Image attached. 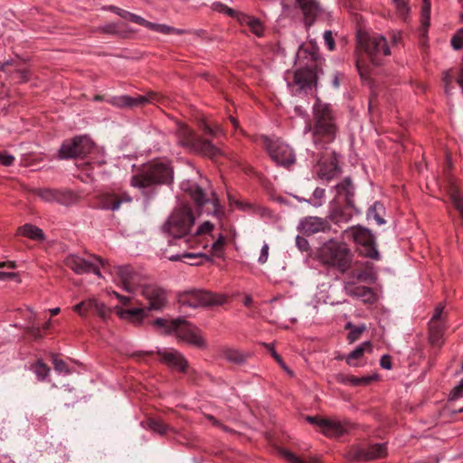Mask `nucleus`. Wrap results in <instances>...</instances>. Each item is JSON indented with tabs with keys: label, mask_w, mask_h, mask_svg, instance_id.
<instances>
[{
	"label": "nucleus",
	"mask_w": 463,
	"mask_h": 463,
	"mask_svg": "<svg viewBox=\"0 0 463 463\" xmlns=\"http://www.w3.org/2000/svg\"><path fill=\"white\" fill-rule=\"evenodd\" d=\"M52 357L53 367H54V369L57 372L64 373L65 374H69L70 373V370L68 368V365H67V364L63 360L59 359L57 357V355H55V354H52Z\"/></svg>",
	"instance_id": "nucleus-50"
},
{
	"label": "nucleus",
	"mask_w": 463,
	"mask_h": 463,
	"mask_svg": "<svg viewBox=\"0 0 463 463\" xmlns=\"http://www.w3.org/2000/svg\"><path fill=\"white\" fill-rule=\"evenodd\" d=\"M64 265L76 274L92 272L100 276L99 269L104 266V260L96 255H91L89 260H85L78 255L71 254L64 259Z\"/></svg>",
	"instance_id": "nucleus-13"
},
{
	"label": "nucleus",
	"mask_w": 463,
	"mask_h": 463,
	"mask_svg": "<svg viewBox=\"0 0 463 463\" xmlns=\"http://www.w3.org/2000/svg\"><path fill=\"white\" fill-rule=\"evenodd\" d=\"M309 54L311 61L315 62L314 66L297 70L293 73V80L288 83V87L297 88L294 90L296 94L302 91L307 92L317 87L318 61L320 60L318 48L312 46Z\"/></svg>",
	"instance_id": "nucleus-7"
},
{
	"label": "nucleus",
	"mask_w": 463,
	"mask_h": 463,
	"mask_svg": "<svg viewBox=\"0 0 463 463\" xmlns=\"http://www.w3.org/2000/svg\"><path fill=\"white\" fill-rule=\"evenodd\" d=\"M269 245L267 243H265L262 248H261V250H260V255L259 257V263L260 264H265L268 260V258H269Z\"/></svg>",
	"instance_id": "nucleus-61"
},
{
	"label": "nucleus",
	"mask_w": 463,
	"mask_h": 463,
	"mask_svg": "<svg viewBox=\"0 0 463 463\" xmlns=\"http://www.w3.org/2000/svg\"><path fill=\"white\" fill-rule=\"evenodd\" d=\"M308 128L317 147H325L335 141L339 128L335 111L329 104L317 99L313 107V125H309Z\"/></svg>",
	"instance_id": "nucleus-1"
},
{
	"label": "nucleus",
	"mask_w": 463,
	"mask_h": 463,
	"mask_svg": "<svg viewBox=\"0 0 463 463\" xmlns=\"http://www.w3.org/2000/svg\"><path fill=\"white\" fill-rule=\"evenodd\" d=\"M318 165L319 169L317 175L319 178L326 181L333 179L340 172L337 155L335 152H332V157L328 163L320 160L318 162Z\"/></svg>",
	"instance_id": "nucleus-29"
},
{
	"label": "nucleus",
	"mask_w": 463,
	"mask_h": 463,
	"mask_svg": "<svg viewBox=\"0 0 463 463\" xmlns=\"http://www.w3.org/2000/svg\"><path fill=\"white\" fill-rule=\"evenodd\" d=\"M299 231L305 235H312L317 232H325L330 230L328 222L317 216H308L300 221Z\"/></svg>",
	"instance_id": "nucleus-25"
},
{
	"label": "nucleus",
	"mask_w": 463,
	"mask_h": 463,
	"mask_svg": "<svg viewBox=\"0 0 463 463\" xmlns=\"http://www.w3.org/2000/svg\"><path fill=\"white\" fill-rule=\"evenodd\" d=\"M119 16L122 18H125V19H128L131 22L137 24L139 25H143L144 20H145L143 17L137 15L135 14H132L130 12H128L126 10H123V9L120 10Z\"/></svg>",
	"instance_id": "nucleus-52"
},
{
	"label": "nucleus",
	"mask_w": 463,
	"mask_h": 463,
	"mask_svg": "<svg viewBox=\"0 0 463 463\" xmlns=\"http://www.w3.org/2000/svg\"><path fill=\"white\" fill-rule=\"evenodd\" d=\"M392 3L395 5L396 11L398 14L403 19L406 20L409 13H410V6H409V0H392Z\"/></svg>",
	"instance_id": "nucleus-45"
},
{
	"label": "nucleus",
	"mask_w": 463,
	"mask_h": 463,
	"mask_svg": "<svg viewBox=\"0 0 463 463\" xmlns=\"http://www.w3.org/2000/svg\"><path fill=\"white\" fill-rule=\"evenodd\" d=\"M380 364L383 369L390 370L392 366V357L388 354L382 356Z\"/></svg>",
	"instance_id": "nucleus-63"
},
{
	"label": "nucleus",
	"mask_w": 463,
	"mask_h": 463,
	"mask_svg": "<svg viewBox=\"0 0 463 463\" xmlns=\"http://www.w3.org/2000/svg\"><path fill=\"white\" fill-rule=\"evenodd\" d=\"M156 354L163 364L181 373H185L189 367L188 361L175 349H158Z\"/></svg>",
	"instance_id": "nucleus-22"
},
{
	"label": "nucleus",
	"mask_w": 463,
	"mask_h": 463,
	"mask_svg": "<svg viewBox=\"0 0 463 463\" xmlns=\"http://www.w3.org/2000/svg\"><path fill=\"white\" fill-rule=\"evenodd\" d=\"M182 189L194 201L200 213H205L213 216H220L222 213L219 199L214 193L209 197L201 186L190 182L183 183Z\"/></svg>",
	"instance_id": "nucleus-6"
},
{
	"label": "nucleus",
	"mask_w": 463,
	"mask_h": 463,
	"mask_svg": "<svg viewBox=\"0 0 463 463\" xmlns=\"http://www.w3.org/2000/svg\"><path fill=\"white\" fill-rule=\"evenodd\" d=\"M376 376H364V377H356L354 375H337V381L343 383H348L351 386H365L370 384Z\"/></svg>",
	"instance_id": "nucleus-35"
},
{
	"label": "nucleus",
	"mask_w": 463,
	"mask_h": 463,
	"mask_svg": "<svg viewBox=\"0 0 463 463\" xmlns=\"http://www.w3.org/2000/svg\"><path fill=\"white\" fill-rule=\"evenodd\" d=\"M295 6L302 12L307 27L314 24L321 11L317 0H295Z\"/></svg>",
	"instance_id": "nucleus-26"
},
{
	"label": "nucleus",
	"mask_w": 463,
	"mask_h": 463,
	"mask_svg": "<svg viewBox=\"0 0 463 463\" xmlns=\"http://www.w3.org/2000/svg\"><path fill=\"white\" fill-rule=\"evenodd\" d=\"M323 429L321 432L329 438H339L347 433L352 424L348 421H341L335 419H326L321 422Z\"/></svg>",
	"instance_id": "nucleus-27"
},
{
	"label": "nucleus",
	"mask_w": 463,
	"mask_h": 463,
	"mask_svg": "<svg viewBox=\"0 0 463 463\" xmlns=\"http://www.w3.org/2000/svg\"><path fill=\"white\" fill-rule=\"evenodd\" d=\"M372 351L373 347L371 342H364L345 357V362L351 366H358L359 364L355 361L361 359L365 352L371 353Z\"/></svg>",
	"instance_id": "nucleus-33"
},
{
	"label": "nucleus",
	"mask_w": 463,
	"mask_h": 463,
	"mask_svg": "<svg viewBox=\"0 0 463 463\" xmlns=\"http://www.w3.org/2000/svg\"><path fill=\"white\" fill-rule=\"evenodd\" d=\"M94 148L93 142L87 137H76L64 141L59 150L61 158L85 156Z\"/></svg>",
	"instance_id": "nucleus-15"
},
{
	"label": "nucleus",
	"mask_w": 463,
	"mask_h": 463,
	"mask_svg": "<svg viewBox=\"0 0 463 463\" xmlns=\"http://www.w3.org/2000/svg\"><path fill=\"white\" fill-rule=\"evenodd\" d=\"M325 197V189L317 187L313 192V205L320 206L322 204L321 200Z\"/></svg>",
	"instance_id": "nucleus-55"
},
{
	"label": "nucleus",
	"mask_w": 463,
	"mask_h": 463,
	"mask_svg": "<svg viewBox=\"0 0 463 463\" xmlns=\"http://www.w3.org/2000/svg\"><path fill=\"white\" fill-rule=\"evenodd\" d=\"M335 200L343 201L349 207H354V186L350 177H345L335 186Z\"/></svg>",
	"instance_id": "nucleus-28"
},
{
	"label": "nucleus",
	"mask_w": 463,
	"mask_h": 463,
	"mask_svg": "<svg viewBox=\"0 0 463 463\" xmlns=\"http://www.w3.org/2000/svg\"><path fill=\"white\" fill-rule=\"evenodd\" d=\"M358 50L373 65L381 64L382 58L391 53L386 39L382 35L358 34Z\"/></svg>",
	"instance_id": "nucleus-8"
},
{
	"label": "nucleus",
	"mask_w": 463,
	"mask_h": 463,
	"mask_svg": "<svg viewBox=\"0 0 463 463\" xmlns=\"http://www.w3.org/2000/svg\"><path fill=\"white\" fill-rule=\"evenodd\" d=\"M142 26L164 34L176 33L181 35L188 33V31L184 29H177L165 24H154L146 19Z\"/></svg>",
	"instance_id": "nucleus-36"
},
{
	"label": "nucleus",
	"mask_w": 463,
	"mask_h": 463,
	"mask_svg": "<svg viewBox=\"0 0 463 463\" xmlns=\"http://www.w3.org/2000/svg\"><path fill=\"white\" fill-rule=\"evenodd\" d=\"M421 25L426 32L430 21V0H422L421 5Z\"/></svg>",
	"instance_id": "nucleus-42"
},
{
	"label": "nucleus",
	"mask_w": 463,
	"mask_h": 463,
	"mask_svg": "<svg viewBox=\"0 0 463 463\" xmlns=\"http://www.w3.org/2000/svg\"><path fill=\"white\" fill-rule=\"evenodd\" d=\"M132 197L126 191L106 192L97 197L98 206L104 210L116 211L121 203H131Z\"/></svg>",
	"instance_id": "nucleus-20"
},
{
	"label": "nucleus",
	"mask_w": 463,
	"mask_h": 463,
	"mask_svg": "<svg viewBox=\"0 0 463 463\" xmlns=\"http://www.w3.org/2000/svg\"><path fill=\"white\" fill-rule=\"evenodd\" d=\"M164 100V97L154 91H149L146 95H137L131 97L128 95H122L119 97H113L108 100L109 103L117 108H135L143 106L145 104H160Z\"/></svg>",
	"instance_id": "nucleus-16"
},
{
	"label": "nucleus",
	"mask_w": 463,
	"mask_h": 463,
	"mask_svg": "<svg viewBox=\"0 0 463 463\" xmlns=\"http://www.w3.org/2000/svg\"><path fill=\"white\" fill-rule=\"evenodd\" d=\"M145 427L161 436L165 435L168 431L174 430L171 426L155 418L147 419Z\"/></svg>",
	"instance_id": "nucleus-37"
},
{
	"label": "nucleus",
	"mask_w": 463,
	"mask_h": 463,
	"mask_svg": "<svg viewBox=\"0 0 463 463\" xmlns=\"http://www.w3.org/2000/svg\"><path fill=\"white\" fill-rule=\"evenodd\" d=\"M14 157L12 155L0 152V165L9 166L13 165Z\"/></svg>",
	"instance_id": "nucleus-60"
},
{
	"label": "nucleus",
	"mask_w": 463,
	"mask_h": 463,
	"mask_svg": "<svg viewBox=\"0 0 463 463\" xmlns=\"http://www.w3.org/2000/svg\"><path fill=\"white\" fill-rule=\"evenodd\" d=\"M34 373L39 381H43L49 375L50 367L43 361L39 360L34 364Z\"/></svg>",
	"instance_id": "nucleus-46"
},
{
	"label": "nucleus",
	"mask_w": 463,
	"mask_h": 463,
	"mask_svg": "<svg viewBox=\"0 0 463 463\" xmlns=\"http://www.w3.org/2000/svg\"><path fill=\"white\" fill-rule=\"evenodd\" d=\"M174 179V170L169 163L151 161L137 168L131 176L130 185L146 190L157 185L170 184Z\"/></svg>",
	"instance_id": "nucleus-2"
},
{
	"label": "nucleus",
	"mask_w": 463,
	"mask_h": 463,
	"mask_svg": "<svg viewBox=\"0 0 463 463\" xmlns=\"http://www.w3.org/2000/svg\"><path fill=\"white\" fill-rule=\"evenodd\" d=\"M72 309L80 317H85L89 311L93 310L104 321L109 318L111 315V309L95 298H88L76 304Z\"/></svg>",
	"instance_id": "nucleus-21"
},
{
	"label": "nucleus",
	"mask_w": 463,
	"mask_h": 463,
	"mask_svg": "<svg viewBox=\"0 0 463 463\" xmlns=\"http://www.w3.org/2000/svg\"><path fill=\"white\" fill-rule=\"evenodd\" d=\"M180 318L167 320L164 318H156L154 326L162 329V333L165 335L174 334Z\"/></svg>",
	"instance_id": "nucleus-38"
},
{
	"label": "nucleus",
	"mask_w": 463,
	"mask_h": 463,
	"mask_svg": "<svg viewBox=\"0 0 463 463\" xmlns=\"http://www.w3.org/2000/svg\"><path fill=\"white\" fill-rule=\"evenodd\" d=\"M369 278L370 274L367 271L364 269H354L350 270L345 280H354L356 283V281H366L369 279Z\"/></svg>",
	"instance_id": "nucleus-44"
},
{
	"label": "nucleus",
	"mask_w": 463,
	"mask_h": 463,
	"mask_svg": "<svg viewBox=\"0 0 463 463\" xmlns=\"http://www.w3.org/2000/svg\"><path fill=\"white\" fill-rule=\"evenodd\" d=\"M343 288L347 296L361 298L364 303L373 304L376 301V295L373 288L356 285L354 280H345Z\"/></svg>",
	"instance_id": "nucleus-24"
},
{
	"label": "nucleus",
	"mask_w": 463,
	"mask_h": 463,
	"mask_svg": "<svg viewBox=\"0 0 463 463\" xmlns=\"http://www.w3.org/2000/svg\"><path fill=\"white\" fill-rule=\"evenodd\" d=\"M140 294L147 301L148 310H161L167 304L166 290L156 284L142 286Z\"/></svg>",
	"instance_id": "nucleus-18"
},
{
	"label": "nucleus",
	"mask_w": 463,
	"mask_h": 463,
	"mask_svg": "<svg viewBox=\"0 0 463 463\" xmlns=\"http://www.w3.org/2000/svg\"><path fill=\"white\" fill-rule=\"evenodd\" d=\"M226 238L220 234L216 241L212 245V252L217 257H221L224 251Z\"/></svg>",
	"instance_id": "nucleus-47"
},
{
	"label": "nucleus",
	"mask_w": 463,
	"mask_h": 463,
	"mask_svg": "<svg viewBox=\"0 0 463 463\" xmlns=\"http://www.w3.org/2000/svg\"><path fill=\"white\" fill-rule=\"evenodd\" d=\"M463 395V379L460 380L459 383L455 386L450 393H449V399L450 400H457Z\"/></svg>",
	"instance_id": "nucleus-56"
},
{
	"label": "nucleus",
	"mask_w": 463,
	"mask_h": 463,
	"mask_svg": "<svg viewBox=\"0 0 463 463\" xmlns=\"http://www.w3.org/2000/svg\"><path fill=\"white\" fill-rule=\"evenodd\" d=\"M345 233L350 234L354 242L360 246V254L373 260H378L380 255L375 247L374 237L372 232L363 227H353L345 231Z\"/></svg>",
	"instance_id": "nucleus-12"
},
{
	"label": "nucleus",
	"mask_w": 463,
	"mask_h": 463,
	"mask_svg": "<svg viewBox=\"0 0 463 463\" xmlns=\"http://www.w3.org/2000/svg\"><path fill=\"white\" fill-rule=\"evenodd\" d=\"M326 420V418H321L318 416H307V420L310 424L317 426L320 429V430H322V429H323V424L321 422Z\"/></svg>",
	"instance_id": "nucleus-62"
},
{
	"label": "nucleus",
	"mask_w": 463,
	"mask_h": 463,
	"mask_svg": "<svg viewBox=\"0 0 463 463\" xmlns=\"http://www.w3.org/2000/svg\"><path fill=\"white\" fill-rule=\"evenodd\" d=\"M345 328L350 330V332L348 333V335H347V339L350 343H354L356 340H358L361 337L362 334L366 329L365 326H364V325L360 326H354L350 322L346 324Z\"/></svg>",
	"instance_id": "nucleus-40"
},
{
	"label": "nucleus",
	"mask_w": 463,
	"mask_h": 463,
	"mask_svg": "<svg viewBox=\"0 0 463 463\" xmlns=\"http://www.w3.org/2000/svg\"><path fill=\"white\" fill-rule=\"evenodd\" d=\"M221 355L230 363L242 364L250 357V353L225 347L221 350Z\"/></svg>",
	"instance_id": "nucleus-31"
},
{
	"label": "nucleus",
	"mask_w": 463,
	"mask_h": 463,
	"mask_svg": "<svg viewBox=\"0 0 463 463\" xmlns=\"http://www.w3.org/2000/svg\"><path fill=\"white\" fill-rule=\"evenodd\" d=\"M213 229V224L212 222H210L208 221L204 222L196 229L194 235L199 236V235L209 233L212 232Z\"/></svg>",
	"instance_id": "nucleus-54"
},
{
	"label": "nucleus",
	"mask_w": 463,
	"mask_h": 463,
	"mask_svg": "<svg viewBox=\"0 0 463 463\" xmlns=\"http://www.w3.org/2000/svg\"><path fill=\"white\" fill-rule=\"evenodd\" d=\"M451 46L455 50L463 48V28L458 29L451 38Z\"/></svg>",
	"instance_id": "nucleus-51"
},
{
	"label": "nucleus",
	"mask_w": 463,
	"mask_h": 463,
	"mask_svg": "<svg viewBox=\"0 0 463 463\" xmlns=\"http://www.w3.org/2000/svg\"><path fill=\"white\" fill-rule=\"evenodd\" d=\"M267 347L268 349L269 350L270 352V354L271 356L276 360V362L283 368L285 369L288 373H289L290 374H292V372L288 370V368L287 367V365L285 364L282 357L275 351L274 347L271 345H267Z\"/></svg>",
	"instance_id": "nucleus-53"
},
{
	"label": "nucleus",
	"mask_w": 463,
	"mask_h": 463,
	"mask_svg": "<svg viewBox=\"0 0 463 463\" xmlns=\"http://www.w3.org/2000/svg\"><path fill=\"white\" fill-rule=\"evenodd\" d=\"M324 40L328 50L333 51L335 49V40L331 31H326L324 33Z\"/></svg>",
	"instance_id": "nucleus-58"
},
{
	"label": "nucleus",
	"mask_w": 463,
	"mask_h": 463,
	"mask_svg": "<svg viewBox=\"0 0 463 463\" xmlns=\"http://www.w3.org/2000/svg\"><path fill=\"white\" fill-rule=\"evenodd\" d=\"M263 146L270 158L278 165L288 167L296 162L292 148L280 139H271L267 136L261 137Z\"/></svg>",
	"instance_id": "nucleus-9"
},
{
	"label": "nucleus",
	"mask_w": 463,
	"mask_h": 463,
	"mask_svg": "<svg viewBox=\"0 0 463 463\" xmlns=\"http://www.w3.org/2000/svg\"><path fill=\"white\" fill-rule=\"evenodd\" d=\"M317 257L326 268L345 274L352 268L354 254L346 243L329 240L319 248Z\"/></svg>",
	"instance_id": "nucleus-3"
},
{
	"label": "nucleus",
	"mask_w": 463,
	"mask_h": 463,
	"mask_svg": "<svg viewBox=\"0 0 463 463\" xmlns=\"http://www.w3.org/2000/svg\"><path fill=\"white\" fill-rule=\"evenodd\" d=\"M194 224V216L188 204H181L175 208L169 215L162 230L175 239L184 238L191 232Z\"/></svg>",
	"instance_id": "nucleus-5"
},
{
	"label": "nucleus",
	"mask_w": 463,
	"mask_h": 463,
	"mask_svg": "<svg viewBox=\"0 0 463 463\" xmlns=\"http://www.w3.org/2000/svg\"><path fill=\"white\" fill-rule=\"evenodd\" d=\"M115 309L119 318L133 323L135 325H140L145 317L146 316V309L142 307L123 309L118 307H116Z\"/></svg>",
	"instance_id": "nucleus-30"
},
{
	"label": "nucleus",
	"mask_w": 463,
	"mask_h": 463,
	"mask_svg": "<svg viewBox=\"0 0 463 463\" xmlns=\"http://www.w3.org/2000/svg\"><path fill=\"white\" fill-rule=\"evenodd\" d=\"M204 257H205V255L202 254V253L184 252L183 254L169 255V256H167V259L171 261L183 260L184 259H186L187 260H185L184 262H186L190 265H198L201 262L200 261L196 262L194 260H198V259H203Z\"/></svg>",
	"instance_id": "nucleus-39"
},
{
	"label": "nucleus",
	"mask_w": 463,
	"mask_h": 463,
	"mask_svg": "<svg viewBox=\"0 0 463 463\" xmlns=\"http://www.w3.org/2000/svg\"><path fill=\"white\" fill-rule=\"evenodd\" d=\"M442 80L444 82L445 92H446L447 95H449L450 93V90H451L450 85H451L452 80H453V77H452V75L450 74V72L449 71L443 72Z\"/></svg>",
	"instance_id": "nucleus-57"
},
{
	"label": "nucleus",
	"mask_w": 463,
	"mask_h": 463,
	"mask_svg": "<svg viewBox=\"0 0 463 463\" xmlns=\"http://www.w3.org/2000/svg\"><path fill=\"white\" fill-rule=\"evenodd\" d=\"M226 301V297L205 290H191L180 296V302L193 307L221 306Z\"/></svg>",
	"instance_id": "nucleus-11"
},
{
	"label": "nucleus",
	"mask_w": 463,
	"mask_h": 463,
	"mask_svg": "<svg viewBox=\"0 0 463 463\" xmlns=\"http://www.w3.org/2000/svg\"><path fill=\"white\" fill-rule=\"evenodd\" d=\"M449 198H450L453 205L455 206V208L457 210H462V208H463V200H462V198L460 196V194L458 191V189L456 187H454V186H451L449 188Z\"/></svg>",
	"instance_id": "nucleus-49"
},
{
	"label": "nucleus",
	"mask_w": 463,
	"mask_h": 463,
	"mask_svg": "<svg viewBox=\"0 0 463 463\" xmlns=\"http://www.w3.org/2000/svg\"><path fill=\"white\" fill-rule=\"evenodd\" d=\"M279 453L289 463H319V460L317 458H312L307 462L303 461L297 455H295L294 453L290 452L286 449H280Z\"/></svg>",
	"instance_id": "nucleus-43"
},
{
	"label": "nucleus",
	"mask_w": 463,
	"mask_h": 463,
	"mask_svg": "<svg viewBox=\"0 0 463 463\" xmlns=\"http://www.w3.org/2000/svg\"><path fill=\"white\" fill-rule=\"evenodd\" d=\"M215 11H218V12H221V13H224L226 14L227 15L232 17V18H235L237 21H238V15L239 14H245L244 13L242 12H238V11H235L228 6H223L222 9H217V7H215Z\"/></svg>",
	"instance_id": "nucleus-59"
},
{
	"label": "nucleus",
	"mask_w": 463,
	"mask_h": 463,
	"mask_svg": "<svg viewBox=\"0 0 463 463\" xmlns=\"http://www.w3.org/2000/svg\"><path fill=\"white\" fill-rule=\"evenodd\" d=\"M117 275L122 288L127 292H136L140 286V275L131 266L118 267Z\"/></svg>",
	"instance_id": "nucleus-23"
},
{
	"label": "nucleus",
	"mask_w": 463,
	"mask_h": 463,
	"mask_svg": "<svg viewBox=\"0 0 463 463\" xmlns=\"http://www.w3.org/2000/svg\"><path fill=\"white\" fill-rule=\"evenodd\" d=\"M34 194L47 203H57L64 206L75 204L80 195L71 189L38 188Z\"/></svg>",
	"instance_id": "nucleus-14"
},
{
	"label": "nucleus",
	"mask_w": 463,
	"mask_h": 463,
	"mask_svg": "<svg viewBox=\"0 0 463 463\" xmlns=\"http://www.w3.org/2000/svg\"><path fill=\"white\" fill-rule=\"evenodd\" d=\"M383 210V205L379 203V202H376L374 203L370 208H369V211H368V213H367V216L368 218H373L378 224H383L385 222V221L380 216L379 214V211Z\"/></svg>",
	"instance_id": "nucleus-48"
},
{
	"label": "nucleus",
	"mask_w": 463,
	"mask_h": 463,
	"mask_svg": "<svg viewBox=\"0 0 463 463\" xmlns=\"http://www.w3.org/2000/svg\"><path fill=\"white\" fill-rule=\"evenodd\" d=\"M16 73L19 76V79L23 82H26L30 80L31 72L28 69L17 70Z\"/></svg>",
	"instance_id": "nucleus-64"
},
{
	"label": "nucleus",
	"mask_w": 463,
	"mask_h": 463,
	"mask_svg": "<svg viewBox=\"0 0 463 463\" xmlns=\"http://www.w3.org/2000/svg\"><path fill=\"white\" fill-rule=\"evenodd\" d=\"M448 329V317L444 306L439 303L428 324V339L431 345L440 347L444 344V334Z\"/></svg>",
	"instance_id": "nucleus-10"
},
{
	"label": "nucleus",
	"mask_w": 463,
	"mask_h": 463,
	"mask_svg": "<svg viewBox=\"0 0 463 463\" xmlns=\"http://www.w3.org/2000/svg\"><path fill=\"white\" fill-rule=\"evenodd\" d=\"M175 136L177 144L192 152L217 160L223 152L211 141L198 137L187 125L177 123Z\"/></svg>",
	"instance_id": "nucleus-4"
},
{
	"label": "nucleus",
	"mask_w": 463,
	"mask_h": 463,
	"mask_svg": "<svg viewBox=\"0 0 463 463\" xmlns=\"http://www.w3.org/2000/svg\"><path fill=\"white\" fill-rule=\"evenodd\" d=\"M329 217L331 221L334 222L335 223H340L348 222L351 219L352 214L346 213L342 208H335L331 212Z\"/></svg>",
	"instance_id": "nucleus-41"
},
{
	"label": "nucleus",
	"mask_w": 463,
	"mask_h": 463,
	"mask_svg": "<svg viewBox=\"0 0 463 463\" xmlns=\"http://www.w3.org/2000/svg\"><path fill=\"white\" fill-rule=\"evenodd\" d=\"M238 22L241 25H247L249 26L250 32L254 33L256 36L260 37L263 35L264 33V27L262 23L259 18L253 17L251 15H249L247 14H239L238 15Z\"/></svg>",
	"instance_id": "nucleus-32"
},
{
	"label": "nucleus",
	"mask_w": 463,
	"mask_h": 463,
	"mask_svg": "<svg viewBox=\"0 0 463 463\" xmlns=\"http://www.w3.org/2000/svg\"><path fill=\"white\" fill-rule=\"evenodd\" d=\"M349 458L358 461H370L383 458L387 455V447L385 444H373L368 447H353L348 452Z\"/></svg>",
	"instance_id": "nucleus-19"
},
{
	"label": "nucleus",
	"mask_w": 463,
	"mask_h": 463,
	"mask_svg": "<svg viewBox=\"0 0 463 463\" xmlns=\"http://www.w3.org/2000/svg\"><path fill=\"white\" fill-rule=\"evenodd\" d=\"M174 334L179 340L197 348L204 349L207 346L206 340L203 337L201 330L184 319H179Z\"/></svg>",
	"instance_id": "nucleus-17"
},
{
	"label": "nucleus",
	"mask_w": 463,
	"mask_h": 463,
	"mask_svg": "<svg viewBox=\"0 0 463 463\" xmlns=\"http://www.w3.org/2000/svg\"><path fill=\"white\" fill-rule=\"evenodd\" d=\"M17 234L34 241L44 240L43 230L30 223H26L18 228Z\"/></svg>",
	"instance_id": "nucleus-34"
}]
</instances>
